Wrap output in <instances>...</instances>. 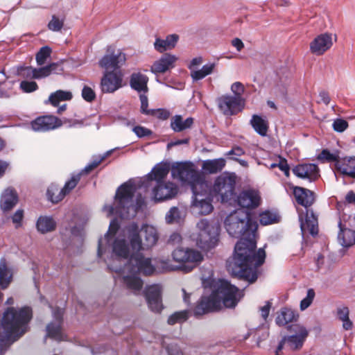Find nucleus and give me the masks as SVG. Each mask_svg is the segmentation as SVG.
I'll return each instance as SVG.
<instances>
[{"label": "nucleus", "mask_w": 355, "mask_h": 355, "mask_svg": "<svg viewBox=\"0 0 355 355\" xmlns=\"http://www.w3.org/2000/svg\"><path fill=\"white\" fill-rule=\"evenodd\" d=\"M118 229L116 219L112 220L107 232L98 240L97 254L107 262L110 270L123 275L122 282L127 290L138 295L144 284L136 274L151 275L155 271V267L150 258L145 257L139 250L132 249L126 227L123 235H118L113 239Z\"/></svg>", "instance_id": "obj_1"}, {"label": "nucleus", "mask_w": 355, "mask_h": 355, "mask_svg": "<svg viewBox=\"0 0 355 355\" xmlns=\"http://www.w3.org/2000/svg\"><path fill=\"white\" fill-rule=\"evenodd\" d=\"M224 224L231 236L240 238L235 245L234 256L227 262L228 272L249 283L254 282L258 277L257 269L266 259L263 248L255 252L257 222L252 219L248 211L239 209L226 217Z\"/></svg>", "instance_id": "obj_2"}, {"label": "nucleus", "mask_w": 355, "mask_h": 355, "mask_svg": "<svg viewBox=\"0 0 355 355\" xmlns=\"http://www.w3.org/2000/svg\"><path fill=\"white\" fill-rule=\"evenodd\" d=\"M169 166L167 164L159 163L152 170L151 173L143 180L136 182L130 180L121 184L117 189L112 205H105L103 208L107 216H116L121 218H128L136 214L144 205V198L139 194L134 203V196L137 189H146L152 180L156 182H162L169 172Z\"/></svg>", "instance_id": "obj_3"}, {"label": "nucleus", "mask_w": 355, "mask_h": 355, "mask_svg": "<svg viewBox=\"0 0 355 355\" xmlns=\"http://www.w3.org/2000/svg\"><path fill=\"white\" fill-rule=\"evenodd\" d=\"M31 318L32 310L28 306L10 307L4 312L0 322V355H3L10 344L28 331Z\"/></svg>", "instance_id": "obj_4"}, {"label": "nucleus", "mask_w": 355, "mask_h": 355, "mask_svg": "<svg viewBox=\"0 0 355 355\" xmlns=\"http://www.w3.org/2000/svg\"><path fill=\"white\" fill-rule=\"evenodd\" d=\"M243 296V291L227 280L220 279L209 297H201L194 309V315L198 316L218 310L222 304L227 308H234Z\"/></svg>", "instance_id": "obj_5"}, {"label": "nucleus", "mask_w": 355, "mask_h": 355, "mask_svg": "<svg viewBox=\"0 0 355 355\" xmlns=\"http://www.w3.org/2000/svg\"><path fill=\"white\" fill-rule=\"evenodd\" d=\"M171 256L173 260L178 265L174 266L168 260H162L163 268L166 270H179L186 273L191 272L204 259V255L200 250L189 247L175 248L172 252Z\"/></svg>", "instance_id": "obj_6"}, {"label": "nucleus", "mask_w": 355, "mask_h": 355, "mask_svg": "<svg viewBox=\"0 0 355 355\" xmlns=\"http://www.w3.org/2000/svg\"><path fill=\"white\" fill-rule=\"evenodd\" d=\"M196 230L189 235V239L197 247L205 251L216 248L219 242L220 227L214 220L206 218L196 224Z\"/></svg>", "instance_id": "obj_7"}, {"label": "nucleus", "mask_w": 355, "mask_h": 355, "mask_svg": "<svg viewBox=\"0 0 355 355\" xmlns=\"http://www.w3.org/2000/svg\"><path fill=\"white\" fill-rule=\"evenodd\" d=\"M126 233L135 250L141 252L151 249L159 239L158 231L155 227L144 224L139 229L138 225L132 223L126 227Z\"/></svg>", "instance_id": "obj_8"}, {"label": "nucleus", "mask_w": 355, "mask_h": 355, "mask_svg": "<svg viewBox=\"0 0 355 355\" xmlns=\"http://www.w3.org/2000/svg\"><path fill=\"white\" fill-rule=\"evenodd\" d=\"M293 193L297 203L304 206L306 209V216L304 220L302 214H300L299 219L300 222V228L302 235L310 234L315 236L318 234V218L312 210L309 209L314 202V193L313 191L296 187L294 189Z\"/></svg>", "instance_id": "obj_9"}, {"label": "nucleus", "mask_w": 355, "mask_h": 355, "mask_svg": "<svg viewBox=\"0 0 355 355\" xmlns=\"http://www.w3.org/2000/svg\"><path fill=\"white\" fill-rule=\"evenodd\" d=\"M209 184L200 182L198 185L193 186V198L191 204V211L196 216L208 215L214 209L212 205V196L208 191Z\"/></svg>", "instance_id": "obj_10"}, {"label": "nucleus", "mask_w": 355, "mask_h": 355, "mask_svg": "<svg viewBox=\"0 0 355 355\" xmlns=\"http://www.w3.org/2000/svg\"><path fill=\"white\" fill-rule=\"evenodd\" d=\"M235 185L236 175L224 173L216 178L211 187L209 186L208 191L213 198L226 202L234 196Z\"/></svg>", "instance_id": "obj_11"}, {"label": "nucleus", "mask_w": 355, "mask_h": 355, "mask_svg": "<svg viewBox=\"0 0 355 355\" xmlns=\"http://www.w3.org/2000/svg\"><path fill=\"white\" fill-rule=\"evenodd\" d=\"M171 176L183 184H189L192 191L193 186H197L200 182H207L202 180L194 165L191 162L175 163L171 168Z\"/></svg>", "instance_id": "obj_12"}, {"label": "nucleus", "mask_w": 355, "mask_h": 355, "mask_svg": "<svg viewBox=\"0 0 355 355\" xmlns=\"http://www.w3.org/2000/svg\"><path fill=\"white\" fill-rule=\"evenodd\" d=\"M126 61V55L120 49L116 51L112 46L107 48L106 54L99 60V66L105 71H121Z\"/></svg>", "instance_id": "obj_13"}, {"label": "nucleus", "mask_w": 355, "mask_h": 355, "mask_svg": "<svg viewBox=\"0 0 355 355\" xmlns=\"http://www.w3.org/2000/svg\"><path fill=\"white\" fill-rule=\"evenodd\" d=\"M293 330L295 334L290 336H284L279 342L275 352V355H280L279 352L283 349L285 344H287L292 349L302 347L309 335V331L304 326L299 324L294 325Z\"/></svg>", "instance_id": "obj_14"}, {"label": "nucleus", "mask_w": 355, "mask_h": 355, "mask_svg": "<svg viewBox=\"0 0 355 355\" xmlns=\"http://www.w3.org/2000/svg\"><path fill=\"white\" fill-rule=\"evenodd\" d=\"M220 110L227 116L236 114L241 111L244 105V99L230 95H223L217 99Z\"/></svg>", "instance_id": "obj_15"}, {"label": "nucleus", "mask_w": 355, "mask_h": 355, "mask_svg": "<svg viewBox=\"0 0 355 355\" xmlns=\"http://www.w3.org/2000/svg\"><path fill=\"white\" fill-rule=\"evenodd\" d=\"M52 313L53 320L46 326V336L57 341L64 340L66 336L62 328L63 311L57 308Z\"/></svg>", "instance_id": "obj_16"}, {"label": "nucleus", "mask_w": 355, "mask_h": 355, "mask_svg": "<svg viewBox=\"0 0 355 355\" xmlns=\"http://www.w3.org/2000/svg\"><path fill=\"white\" fill-rule=\"evenodd\" d=\"M80 180V175H76L68 180L62 189L51 185L47 190L48 198L53 203L61 201L64 196L76 187Z\"/></svg>", "instance_id": "obj_17"}, {"label": "nucleus", "mask_w": 355, "mask_h": 355, "mask_svg": "<svg viewBox=\"0 0 355 355\" xmlns=\"http://www.w3.org/2000/svg\"><path fill=\"white\" fill-rule=\"evenodd\" d=\"M123 73L121 71H105L101 79V88L104 93H113L122 87Z\"/></svg>", "instance_id": "obj_18"}, {"label": "nucleus", "mask_w": 355, "mask_h": 355, "mask_svg": "<svg viewBox=\"0 0 355 355\" xmlns=\"http://www.w3.org/2000/svg\"><path fill=\"white\" fill-rule=\"evenodd\" d=\"M178 187L171 182H158L153 189V198L157 201L171 199L178 194Z\"/></svg>", "instance_id": "obj_19"}, {"label": "nucleus", "mask_w": 355, "mask_h": 355, "mask_svg": "<svg viewBox=\"0 0 355 355\" xmlns=\"http://www.w3.org/2000/svg\"><path fill=\"white\" fill-rule=\"evenodd\" d=\"M162 291V286L159 284L150 285L145 290V297L148 307L155 313H159L163 309Z\"/></svg>", "instance_id": "obj_20"}, {"label": "nucleus", "mask_w": 355, "mask_h": 355, "mask_svg": "<svg viewBox=\"0 0 355 355\" xmlns=\"http://www.w3.org/2000/svg\"><path fill=\"white\" fill-rule=\"evenodd\" d=\"M334 44L333 35L324 33L316 36L310 43V51L315 55H322L329 50Z\"/></svg>", "instance_id": "obj_21"}, {"label": "nucleus", "mask_w": 355, "mask_h": 355, "mask_svg": "<svg viewBox=\"0 0 355 355\" xmlns=\"http://www.w3.org/2000/svg\"><path fill=\"white\" fill-rule=\"evenodd\" d=\"M62 124V121L58 117L46 115L35 119L31 123V126L34 131L46 132L58 128Z\"/></svg>", "instance_id": "obj_22"}, {"label": "nucleus", "mask_w": 355, "mask_h": 355, "mask_svg": "<svg viewBox=\"0 0 355 355\" xmlns=\"http://www.w3.org/2000/svg\"><path fill=\"white\" fill-rule=\"evenodd\" d=\"M178 60V57L175 55L165 53L153 63L150 67V71L155 74L164 73L174 68Z\"/></svg>", "instance_id": "obj_23"}, {"label": "nucleus", "mask_w": 355, "mask_h": 355, "mask_svg": "<svg viewBox=\"0 0 355 355\" xmlns=\"http://www.w3.org/2000/svg\"><path fill=\"white\" fill-rule=\"evenodd\" d=\"M239 206L246 209H253L260 204L261 198L257 191L248 189L242 191L237 197Z\"/></svg>", "instance_id": "obj_24"}, {"label": "nucleus", "mask_w": 355, "mask_h": 355, "mask_svg": "<svg viewBox=\"0 0 355 355\" xmlns=\"http://www.w3.org/2000/svg\"><path fill=\"white\" fill-rule=\"evenodd\" d=\"M293 172L298 178L308 179L310 182L315 180L319 177V168L315 164H298L294 167Z\"/></svg>", "instance_id": "obj_25"}, {"label": "nucleus", "mask_w": 355, "mask_h": 355, "mask_svg": "<svg viewBox=\"0 0 355 355\" xmlns=\"http://www.w3.org/2000/svg\"><path fill=\"white\" fill-rule=\"evenodd\" d=\"M26 70L27 76L35 79H41L50 76L51 73H61L62 72V68L60 65L55 62L38 69L28 67Z\"/></svg>", "instance_id": "obj_26"}, {"label": "nucleus", "mask_w": 355, "mask_h": 355, "mask_svg": "<svg viewBox=\"0 0 355 355\" xmlns=\"http://www.w3.org/2000/svg\"><path fill=\"white\" fill-rule=\"evenodd\" d=\"M148 78L146 75L137 72L131 75L130 85L132 89L138 92L147 93L148 91Z\"/></svg>", "instance_id": "obj_27"}, {"label": "nucleus", "mask_w": 355, "mask_h": 355, "mask_svg": "<svg viewBox=\"0 0 355 355\" xmlns=\"http://www.w3.org/2000/svg\"><path fill=\"white\" fill-rule=\"evenodd\" d=\"M338 225L340 227V232L338 234V241L339 243L345 248H349L354 245L355 231L348 228H343L340 221L339 222Z\"/></svg>", "instance_id": "obj_28"}, {"label": "nucleus", "mask_w": 355, "mask_h": 355, "mask_svg": "<svg viewBox=\"0 0 355 355\" xmlns=\"http://www.w3.org/2000/svg\"><path fill=\"white\" fill-rule=\"evenodd\" d=\"M178 40V36L175 34L168 35L166 39L156 38L154 42V48L159 53L171 50L175 47Z\"/></svg>", "instance_id": "obj_29"}, {"label": "nucleus", "mask_w": 355, "mask_h": 355, "mask_svg": "<svg viewBox=\"0 0 355 355\" xmlns=\"http://www.w3.org/2000/svg\"><path fill=\"white\" fill-rule=\"evenodd\" d=\"M336 167L342 174L355 178V157L345 158L337 162Z\"/></svg>", "instance_id": "obj_30"}, {"label": "nucleus", "mask_w": 355, "mask_h": 355, "mask_svg": "<svg viewBox=\"0 0 355 355\" xmlns=\"http://www.w3.org/2000/svg\"><path fill=\"white\" fill-rule=\"evenodd\" d=\"M254 131L260 136L265 137L269 128V123L266 117L254 114L250 121Z\"/></svg>", "instance_id": "obj_31"}, {"label": "nucleus", "mask_w": 355, "mask_h": 355, "mask_svg": "<svg viewBox=\"0 0 355 355\" xmlns=\"http://www.w3.org/2000/svg\"><path fill=\"white\" fill-rule=\"evenodd\" d=\"M17 202V195L16 192L10 189H7L3 193L1 198V208L4 211H9Z\"/></svg>", "instance_id": "obj_32"}, {"label": "nucleus", "mask_w": 355, "mask_h": 355, "mask_svg": "<svg viewBox=\"0 0 355 355\" xmlns=\"http://www.w3.org/2000/svg\"><path fill=\"white\" fill-rule=\"evenodd\" d=\"M56 222L51 216H41L36 223V228L41 234H46L55 230Z\"/></svg>", "instance_id": "obj_33"}, {"label": "nucleus", "mask_w": 355, "mask_h": 355, "mask_svg": "<svg viewBox=\"0 0 355 355\" xmlns=\"http://www.w3.org/2000/svg\"><path fill=\"white\" fill-rule=\"evenodd\" d=\"M12 271L8 266L6 260L3 258L0 261V287L6 288L12 282Z\"/></svg>", "instance_id": "obj_34"}, {"label": "nucleus", "mask_w": 355, "mask_h": 355, "mask_svg": "<svg viewBox=\"0 0 355 355\" xmlns=\"http://www.w3.org/2000/svg\"><path fill=\"white\" fill-rule=\"evenodd\" d=\"M225 166V160L223 158L207 159L202 163V170L207 173H217L223 170Z\"/></svg>", "instance_id": "obj_35"}, {"label": "nucleus", "mask_w": 355, "mask_h": 355, "mask_svg": "<svg viewBox=\"0 0 355 355\" xmlns=\"http://www.w3.org/2000/svg\"><path fill=\"white\" fill-rule=\"evenodd\" d=\"M72 97V93L69 91L57 90L50 94L48 100L45 101V103H50L54 107H58L60 102L70 101Z\"/></svg>", "instance_id": "obj_36"}, {"label": "nucleus", "mask_w": 355, "mask_h": 355, "mask_svg": "<svg viewBox=\"0 0 355 355\" xmlns=\"http://www.w3.org/2000/svg\"><path fill=\"white\" fill-rule=\"evenodd\" d=\"M216 67L214 62H208L204 64L201 69H197L190 73L191 78L193 82L202 80L206 76L214 73Z\"/></svg>", "instance_id": "obj_37"}, {"label": "nucleus", "mask_w": 355, "mask_h": 355, "mask_svg": "<svg viewBox=\"0 0 355 355\" xmlns=\"http://www.w3.org/2000/svg\"><path fill=\"white\" fill-rule=\"evenodd\" d=\"M193 123V119L189 117L183 120L182 117L180 115H175L171 120V128L175 132H181L191 127Z\"/></svg>", "instance_id": "obj_38"}, {"label": "nucleus", "mask_w": 355, "mask_h": 355, "mask_svg": "<svg viewBox=\"0 0 355 355\" xmlns=\"http://www.w3.org/2000/svg\"><path fill=\"white\" fill-rule=\"evenodd\" d=\"M297 316V313L291 309L283 308L277 316L276 323L279 326H284L295 320Z\"/></svg>", "instance_id": "obj_39"}, {"label": "nucleus", "mask_w": 355, "mask_h": 355, "mask_svg": "<svg viewBox=\"0 0 355 355\" xmlns=\"http://www.w3.org/2000/svg\"><path fill=\"white\" fill-rule=\"evenodd\" d=\"M349 311L345 306H340L336 309V316L343 322V328L345 330H350L353 327V323L349 318Z\"/></svg>", "instance_id": "obj_40"}, {"label": "nucleus", "mask_w": 355, "mask_h": 355, "mask_svg": "<svg viewBox=\"0 0 355 355\" xmlns=\"http://www.w3.org/2000/svg\"><path fill=\"white\" fill-rule=\"evenodd\" d=\"M279 216L270 211H266L260 214L259 222L263 225H268L279 221Z\"/></svg>", "instance_id": "obj_41"}, {"label": "nucleus", "mask_w": 355, "mask_h": 355, "mask_svg": "<svg viewBox=\"0 0 355 355\" xmlns=\"http://www.w3.org/2000/svg\"><path fill=\"white\" fill-rule=\"evenodd\" d=\"M189 318V311L184 310L178 311L169 316L168 319V324L173 325L175 323H182L186 321Z\"/></svg>", "instance_id": "obj_42"}, {"label": "nucleus", "mask_w": 355, "mask_h": 355, "mask_svg": "<svg viewBox=\"0 0 355 355\" xmlns=\"http://www.w3.org/2000/svg\"><path fill=\"white\" fill-rule=\"evenodd\" d=\"M318 159L321 161L322 162H338L339 155L338 152L331 153L327 149H324L322 152L318 155Z\"/></svg>", "instance_id": "obj_43"}, {"label": "nucleus", "mask_w": 355, "mask_h": 355, "mask_svg": "<svg viewBox=\"0 0 355 355\" xmlns=\"http://www.w3.org/2000/svg\"><path fill=\"white\" fill-rule=\"evenodd\" d=\"M51 49L50 47L45 46L42 47L36 54V62L38 65H43L48 58L50 57Z\"/></svg>", "instance_id": "obj_44"}, {"label": "nucleus", "mask_w": 355, "mask_h": 355, "mask_svg": "<svg viewBox=\"0 0 355 355\" xmlns=\"http://www.w3.org/2000/svg\"><path fill=\"white\" fill-rule=\"evenodd\" d=\"M180 218V211L178 207H173L166 213L165 216L166 222L168 224H171L178 221Z\"/></svg>", "instance_id": "obj_45"}, {"label": "nucleus", "mask_w": 355, "mask_h": 355, "mask_svg": "<svg viewBox=\"0 0 355 355\" xmlns=\"http://www.w3.org/2000/svg\"><path fill=\"white\" fill-rule=\"evenodd\" d=\"M148 116H154L161 120H166L169 117L170 112L163 108L152 109L148 114Z\"/></svg>", "instance_id": "obj_46"}, {"label": "nucleus", "mask_w": 355, "mask_h": 355, "mask_svg": "<svg viewBox=\"0 0 355 355\" xmlns=\"http://www.w3.org/2000/svg\"><path fill=\"white\" fill-rule=\"evenodd\" d=\"M315 297V291L312 288L307 291L306 296L300 302V309L304 311L313 302Z\"/></svg>", "instance_id": "obj_47"}, {"label": "nucleus", "mask_w": 355, "mask_h": 355, "mask_svg": "<svg viewBox=\"0 0 355 355\" xmlns=\"http://www.w3.org/2000/svg\"><path fill=\"white\" fill-rule=\"evenodd\" d=\"M63 24V19H60L55 15H53L51 21L48 24V28L52 31L57 32L62 29Z\"/></svg>", "instance_id": "obj_48"}, {"label": "nucleus", "mask_w": 355, "mask_h": 355, "mask_svg": "<svg viewBox=\"0 0 355 355\" xmlns=\"http://www.w3.org/2000/svg\"><path fill=\"white\" fill-rule=\"evenodd\" d=\"M113 150H109L104 155L101 156L98 158H95L91 163H89L87 166H85L83 171L85 173H89L93 169H94L103 160L105 159L106 157L110 155Z\"/></svg>", "instance_id": "obj_49"}, {"label": "nucleus", "mask_w": 355, "mask_h": 355, "mask_svg": "<svg viewBox=\"0 0 355 355\" xmlns=\"http://www.w3.org/2000/svg\"><path fill=\"white\" fill-rule=\"evenodd\" d=\"M20 89L26 93L36 91L38 89L37 84L34 81L23 80L20 83Z\"/></svg>", "instance_id": "obj_50"}, {"label": "nucleus", "mask_w": 355, "mask_h": 355, "mask_svg": "<svg viewBox=\"0 0 355 355\" xmlns=\"http://www.w3.org/2000/svg\"><path fill=\"white\" fill-rule=\"evenodd\" d=\"M82 97L87 102H92L96 98L94 91L89 87L85 85L82 89Z\"/></svg>", "instance_id": "obj_51"}, {"label": "nucleus", "mask_w": 355, "mask_h": 355, "mask_svg": "<svg viewBox=\"0 0 355 355\" xmlns=\"http://www.w3.org/2000/svg\"><path fill=\"white\" fill-rule=\"evenodd\" d=\"M162 345L166 349L168 355H183L181 349L176 344H167L165 341H163Z\"/></svg>", "instance_id": "obj_52"}, {"label": "nucleus", "mask_w": 355, "mask_h": 355, "mask_svg": "<svg viewBox=\"0 0 355 355\" xmlns=\"http://www.w3.org/2000/svg\"><path fill=\"white\" fill-rule=\"evenodd\" d=\"M244 90V86L240 82H235L231 86V91L234 93V97L242 98Z\"/></svg>", "instance_id": "obj_53"}, {"label": "nucleus", "mask_w": 355, "mask_h": 355, "mask_svg": "<svg viewBox=\"0 0 355 355\" xmlns=\"http://www.w3.org/2000/svg\"><path fill=\"white\" fill-rule=\"evenodd\" d=\"M146 93L141 94L139 95V99L141 101V112L144 114L148 115L151 109H148V99Z\"/></svg>", "instance_id": "obj_54"}, {"label": "nucleus", "mask_w": 355, "mask_h": 355, "mask_svg": "<svg viewBox=\"0 0 355 355\" xmlns=\"http://www.w3.org/2000/svg\"><path fill=\"white\" fill-rule=\"evenodd\" d=\"M348 127L347 122L341 119L335 120L333 123V128L335 131L342 132Z\"/></svg>", "instance_id": "obj_55"}, {"label": "nucleus", "mask_w": 355, "mask_h": 355, "mask_svg": "<svg viewBox=\"0 0 355 355\" xmlns=\"http://www.w3.org/2000/svg\"><path fill=\"white\" fill-rule=\"evenodd\" d=\"M132 131L138 137H144L152 135V131L150 130L141 125L135 126Z\"/></svg>", "instance_id": "obj_56"}, {"label": "nucleus", "mask_w": 355, "mask_h": 355, "mask_svg": "<svg viewBox=\"0 0 355 355\" xmlns=\"http://www.w3.org/2000/svg\"><path fill=\"white\" fill-rule=\"evenodd\" d=\"M24 217V211L22 209H18L12 216V221L16 227H19L21 225V221Z\"/></svg>", "instance_id": "obj_57"}, {"label": "nucleus", "mask_w": 355, "mask_h": 355, "mask_svg": "<svg viewBox=\"0 0 355 355\" xmlns=\"http://www.w3.org/2000/svg\"><path fill=\"white\" fill-rule=\"evenodd\" d=\"M202 61L203 60L202 57H196L193 58L188 64V69L190 71V73L198 69V67L202 64Z\"/></svg>", "instance_id": "obj_58"}, {"label": "nucleus", "mask_w": 355, "mask_h": 355, "mask_svg": "<svg viewBox=\"0 0 355 355\" xmlns=\"http://www.w3.org/2000/svg\"><path fill=\"white\" fill-rule=\"evenodd\" d=\"M277 166L286 176L288 177L289 175L290 168L286 159H280L279 163H277Z\"/></svg>", "instance_id": "obj_59"}, {"label": "nucleus", "mask_w": 355, "mask_h": 355, "mask_svg": "<svg viewBox=\"0 0 355 355\" xmlns=\"http://www.w3.org/2000/svg\"><path fill=\"white\" fill-rule=\"evenodd\" d=\"M182 241V236L180 234L178 233H173L169 239H168V243L169 244H171V245H177V244H180Z\"/></svg>", "instance_id": "obj_60"}, {"label": "nucleus", "mask_w": 355, "mask_h": 355, "mask_svg": "<svg viewBox=\"0 0 355 355\" xmlns=\"http://www.w3.org/2000/svg\"><path fill=\"white\" fill-rule=\"evenodd\" d=\"M320 101L318 103H323L326 105H329L331 101L330 96L327 92L321 91L319 93Z\"/></svg>", "instance_id": "obj_61"}, {"label": "nucleus", "mask_w": 355, "mask_h": 355, "mask_svg": "<svg viewBox=\"0 0 355 355\" xmlns=\"http://www.w3.org/2000/svg\"><path fill=\"white\" fill-rule=\"evenodd\" d=\"M270 307H271V303L268 301V302H266V304L261 308L260 310H261V316L264 320H266L268 318V316L269 315Z\"/></svg>", "instance_id": "obj_62"}, {"label": "nucleus", "mask_w": 355, "mask_h": 355, "mask_svg": "<svg viewBox=\"0 0 355 355\" xmlns=\"http://www.w3.org/2000/svg\"><path fill=\"white\" fill-rule=\"evenodd\" d=\"M245 153L243 149L241 147L236 146L234 147L232 150H230L227 155H235L237 157H240Z\"/></svg>", "instance_id": "obj_63"}, {"label": "nucleus", "mask_w": 355, "mask_h": 355, "mask_svg": "<svg viewBox=\"0 0 355 355\" xmlns=\"http://www.w3.org/2000/svg\"><path fill=\"white\" fill-rule=\"evenodd\" d=\"M189 143V139H176L169 142L167 145V147L171 148L173 146H179L182 144H187Z\"/></svg>", "instance_id": "obj_64"}]
</instances>
